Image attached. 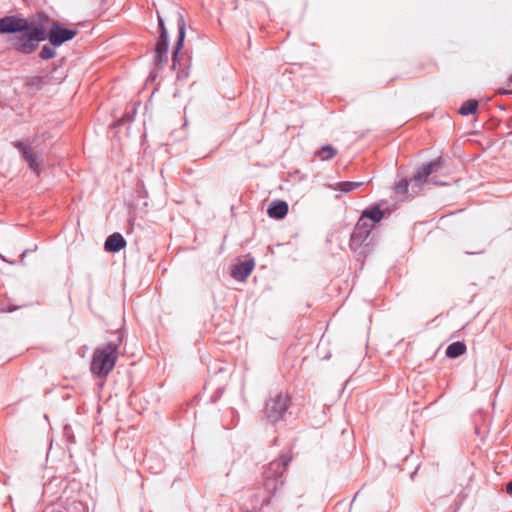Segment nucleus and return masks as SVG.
Listing matches in <instances>:
<instances>
[{
    "instance_id": "4",
    "label": "nucleus",
    "mask_w": 512,
    "mask_h": 512,
    "mask_svg": "<svg viewBox=\"0 0 512 512\" xmlns=\"http://www.w3.org/2000/svg\"><path fill=\"white\" fill-rule=\"evenodd\" d=\"M289 406V397L286 394H277L266 402L265 414L267 419L275 423L281 419Z\"/></svg>"
},
{
    "instance_id": "7",
    "label": "nucleus",
    "mask_w": 512,
    "mask_h": 512,
    "mask_svg": "<svg viewBox=\"0 0 512 512\" xmlns=\"http://www.w3.org/2000/svg\"><path fill=\"white\" fill-rule=\"evenodd\" d=\"M29 23L26 19L16 16H6L0 19V33H16L27 30Z\"/></svg>"
},
{
    "instance_id": "13",
    "label": "nucleus",
    "mask_w": 512,
    "mask_h": 512,
    "mask_svg": "<svg viewBox=\"0 0 512 512\" xmlns=\"http://www.w3.org/2000/svg\"><path fill=\"white\" fill-rule=\"evenodd\" d=\"M338 150L332 145H324L314 152V156L321 161H328L335 157Z\"/></svg>"
},
{
    "instance_id": "20",
    "label": "nucleus",
    "mask_w": 512,
    "mask_h": 512,
    "mask_svg": "<svg viewBox=\"0 0 512 512\" xmlns=\"http://www.w3.org/2000/svg\"><path fill=\"white\" fill-rule=\"evenodd\" d=\"M56 55V52L53 48L47 46V45H44L40 51V57L43 59V60H48V59H51L53 58L54 56Z\"/></svg>"
},
{
    "instance_id": "1",
    "label": "nucleus",
    "mask_w": 512,
    "mask_h": 512,
    "mask_svg": "<svg viewBox=\"0 0 512 512\" xmlns=\"http://www.w3.org/2000/svg\"><path fill=\"white\" fill-rule=\"evenodd\" d=\"M115 335L114 340L94 350L91 362L93 374L107 376L113 370L119 354L118 349L122 344V335L119 332Z\"/></svg>"
},
{
    "instance_id": "11",
    "label": "nucleus",
    "mask_w": 512,
    "mask_h": 512,
    "mask_svg": "<svg viewBox=\"0 0 512 512\" xmlns=\"http://www.w3.org/2000/svg\"><path fill=\"white\" fill-rule=\"evenodd\" d=\"M126 246V241L120 233L110 235L104 244V248L108 252H119Z\"/></svg>"
},
{
    "instance_id": "5",
    "label": "nucleus",
    "mask_w": 512,
    "mask_h": 512,
    "mask_svg": "<svg viewBox=\"0 0 512 512\" xmlns=\"http://www.w3.org/2000/svg\"><path fill=\"white\" fill-rule=\"evenodd\" d=\"M13 146L17 148L24 160L27 162L29 168L39 176L42 171L43 160L34 152L28 140H18L13 142Z\"/></svg>"
},
{
    "instance_id": "8",
    "label": "nucleus",
    "mask_w": 512,
    "mask_h": 512,
    "mask_svg": "<svg viewBox=\"0 0 512 512\" xmlns=\"http://www.w3.org/2000/svg\"><path fill=\"white\" fill-rule=\"evenodd\" d=\"M158 22L161 29L160 37L155 48V61L161 63L167 60L168 36L162 17L158 14Z\"/></svg>"
},
{
    "instance_id": "19",
    "label": "nucleus",
    "mask_w": 512,
    "mask_h": 512,
    "mask_svg": "<svg viewBox=\"0 0 512 512\" xmlns=\"http://www.w3.org/2000/svg\"><path fill=\"white\" fill-rule=\"evenodd\" d=\"M478 108V101L477 100H468L462 104V106L459 109V113L461 115H470L474 114Z\"/></svg>"
},
{
    "instance_id": "6",
    "label": "nucleus",
    "mask_w": 512,
    "mask_h": 512,
    "mask_svg": "<svg viewBox=\"0 0 512 512\" xmlns=\"http://www.w3.org/2000/svg\"><path fill=\"white\" fill-rule=\"evenodd\" d=\"M77 34L78 30L76 28H65L61 23L52 21L47 37L51 45L60 46L64 42L73 39Z\"/></svg>"
},
{
    "instance_id": "17",
    "label": "nucleus",
    "mask_w": 512,
    "mask_h": 512,
    "mask_svg": "<svg viewBox=\"0 0 512 512\" xmlns=\"http://www.w3.org/2000/svg\"><path fill=\"white\" fill-rule=\"evenodd\" d=\"M374 225L368 224V219L364 218L363 215H361L360 219L358 220L355 228V232L359 234V236L367 237Z\"/></svg>"
},
{
    "instance_id": "12",
    "label": "nucleus",
    "mask_w": 512,
    "mask_h": 512,
    "mask_svg": "<svg viewBox=\"0 0 512 512\" xmlns=\"http://www.w3.org/2000/svg\"><path fill=\"white\" fill-rule=\"evenodd\" d=\"M267 212L271 218L282 219L288 213V204L285 201L275 200L270 204Z\"/></svg>"
},
{
    "instance_id": "22",
    "label": "nucleus",
    "mask_w": 512,
    "mask_h": 512,
    "mask_svg": "<svg viewBox=\"0 0 512 512\" xmlns=\"http://www.w3.org/2000/svg\"><path fill=\"white\" fill-rule=\"evenodd\" d=\"M506 491L509 495H512V481H510L506 486Z\"/></svg>"
},
{
    "instance_id": "15",
    "label": "nucleus",
    "mask_w": 512,
    "mask_h": 512,
    "mask_svg": "<svg viewBox=\"0 0 512 512\" xmlns=\"http://www.w3.org/2000/svg\"><path fill=\"white\" fill-rule=\"evenodd\" d=\"M466 351V345L463 342H453L446 349V356L449 358H457L464 354Z\"/></svg>"
},
{
    "instance_id": "18",
    "label": "nucleus",
    "mask_w": 512,
    "mask_h": 512,
    "mask_svg": "<svg viewBox=\"0 0 512 512\" xmlns=\"http://www.w3.org/2000/svg\"><path fill=\"white\" fill-rule=\"evenodd\" d=\"M365 182L363 181H353V182H350V181H345V182H339L335 185L334 189H338L344 193H349L359 187H361L362 185H364Z\"/></svg>"
},
{
    "instance_id": "24",
    "label": "nucleus",
    "mask_w": 512,
    "mask_h": 512,
    "mask_svg": "<svg viewBox=\"0 0 512 512\" xmlns=\"http://www.w3.org/2000/svg\"><path fill=\"white\" fill-rule=\"evenodd\" d=\"M509 81L512 82V74L509 77Z\"/></svg>"
},
{
    "instance_id": "2",
    "label": "nucleus",
    "mask_w": 512,
    "mask_h": 512,
    "mask_svg": "<svg viewBox=\"0 0 512 512\" xmlns=\"http://www.w3.org/2000/svg\"><path fill=\"white\" fill-rule=\"evenodd\" d=\"M291 460V456L282 455L280 459L271 461L264 470V489L268 495L262 499V507L270 503L271 495L283 485V474Z\"/></svg>"
},
{
    "instance_id": "3",
    "label": "nucleus",
    "mask_w": 512,
    "mask_h": 512,
    "mask_svg": "<svg viewBox=\"0 0 512 512\" xmlns=\"http://www.w3.org/2000/svg\"><path fill=\"white\" fill-rule=\"evenodd\" d=\"M46 38L47 34L43 29L30 25L28 29L22 31L20 35L12 37L11 41L17 51L29 54L38 47L40 41Z\"/></svg>"
},
{
    "instance_id": "14",
    "label": "nucleus",
    "mask_w": 512,
    "mask_h": 512,
    "mask_svg": "<svg viewBox=\"0 0 512 512\" xmlns=\"http://www.w3.org/2000/svg\"><path fill=\"white\" fill-rule=\"evenodd\" d=\"M178 29H179V38L173 52V62L175 63L177 59L178 52L181 50L185 38V21L182 15L178 14Z\"/></svg>"
},
{
    "instance_id": "16",
    "label": "nucleus",
    "mask_w": 512,
    "mask_h": 512,
    "mask_svg": "<svg viewBox=\"0 0 512 512\" xmlns=\"http://www.w3.org/2000/svg\"><path fill=\"white\" fill-rule=\"evenodd\" d=\"M364 218L371 220L374 223H378L383 218V211L378 207L374 206L371 208H367L362 212Z\"/></svg>"
},
{
    "instance_id": "9",
    "label": "nucleus",
    "mask_w": 512,
    "mask_h": 512,
    "mask_svg": "<svg viewBox=\"0 0 512 512\" xmlns=\"http://www.w3.org/2000/svg\"><path fill=\"white\" fill-rule=\"evenodd\" d=\"M443 166V160L438 158L427 165L422 166L414 175L413 180L422 184L425 182L430 174L438 171Z\"/></svg>"
},
{
    "instance_id": "23",
    "label": "nucleus",
    "mask_w": 512,
    "mask_h": 512,
    "mask_svg": "<svg viewBox=\"0 0 512 512\" xmlns=\"http://www.w3.org/2000/svg\"><path fill=\"white\" fill-rule=\"evenodd\" d=\"M500 94H512V91L499 90Z\"/></svg>"
},
{
    "instance_id": "21",
    "label": "nucleus",
    "mask_w": 512,
    "mask_h": 512,
    "mask_svg": "<svg viewBox=\"0 0 512 512\" xmlns=\"http://www.w3.org/2000/svg\"><path fill=\"white\" fill-rule=\"evenodd\" d=\"M408 189V181L407 180H401L399 183L396 184L395 190L398 193H406Z\"/></svg>"
},
{
    "instance_id": "10",
    "label": "nucleus",
    "mask_w": 512,
    "mask_h": 512,
    "mask_svg": "<svg viewBox=\"0 0 512 512\" xmlns=\"http://www.w3.org/2000/svg\"><path fill=\"white\" fill-rule=\"evenodd\" d=\"M254 269V261L248 260L237 264L232 270V277L238 281H245Z\"/></svg>"
}]
</instances>
